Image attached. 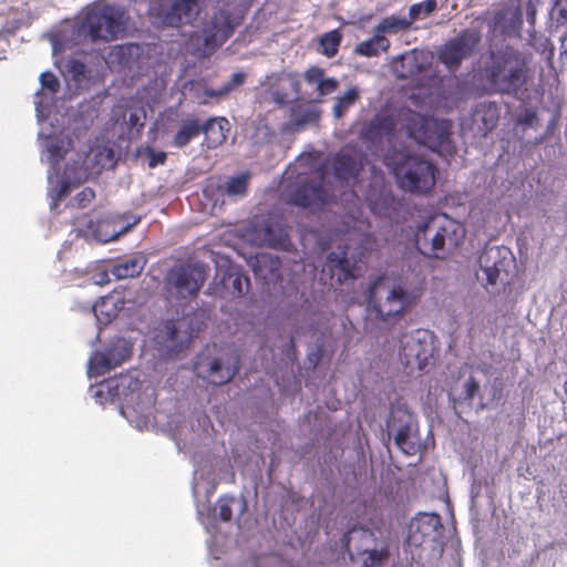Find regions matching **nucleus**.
Returning <instances> with one entry per match:
<instances>
[{"mask_svg": "<svg viewBox=\"0 0 567 567\" xmlns=\"http://www.w3.org/2000/svg\"><path fill=\"white\" fill-rule=\"evenodd\" d=\"M480 76L488 94L517 96L527 91L529 66L526 55L511 45L488 52Z\"/></svg>", "mask_w": 567, "mask_h": 567, "instance_id": "f257e3e1", "label": "nucleus"}, {"mask_svg": "<svg viewBox=\"0 0 567 567\" xmlns=\"http://www.w3.org/2000/svg\"><path fill=\"white\" fill-rule=\"evenodd\" d=\"M398 123L410 138L440 155L452 156L456 152L451 140L453 124L450 120L424 116L408 109L398 114Z\"/></svg>", "mask_w": 567, "mask_h": 567, "instance_id": "f03ea898", "label": "nucleus"}, {"mask_svg": "<svg viewBox=\"0 0 567 567\" xmlns=\"http://www.w3.org/2000/svg\"><path fill=\"white\" fill-rule=\"evenodd\" d=\"M464 227L446 216L431 217L417 226L414 241L417 250L430 258L444 259L464 240Z\"/></svg>", "mask_w": 567, "mask_h": 567, "instance_id": "7ed1b4c3", "label": "nucleus"}, {"mask_svg": "<svg viewBox=\"0 0 567 567\" xmlns=\"http://www.w3.org/2000/svg\"><path fill=\"white\" fill-rule=\"evenodd\" d=\"M378 281L369 287L370 311L374 319L388 330L393 329L417 305L421 293L406 289L402 285H394L384 299L374 298Z\"/></svg>", "mask_w": 567, "mask_h": 567, "instance_id": "20e7f679", "label": "nucleus"}, {"mask_svg": "<svg viewBox=\"0 0 567 567\" xmlns=\"http://www.w3.org/2000/svg\"><path fill=\"white\" fill-rule=\"evenodd\" d=\"M398 186L414 195L430 194L436 184V166L419 155L402 154L392 163Z\"/></svg>", "mask_w": 567, "mask_h": 567, "instance_id": "39448f33", "label": "nucleus"}, {"mask_svg": "<svg viewBox=\"0 0 567 567\" xmlns=\"http://www.w3.org/2000/svg\"><path fill=\"white\" fill-rule=\"evenodd\" d=\"M127 22L128 16L124 8L106 3L90 9L81 29L93 42H111L126 32Z\"/></svg>", "mask_w": 567, "mask_h": 567, "instance_id": "423d86ee", "label": "nucleus"}, {"mask_svg": "<svg viewBox=\"0 0 567 567\" xmlns=\"http://www.w3.org/2000/svg\"><path fill=\"white\" fill-rule=\"evenodd\" d=\"M436 352L435 336L426 329H415L400 338L399 360L409 374L426 371Z\"/></svg>", "mask_w": 567, "mask_h": 567, "instance_id": "0eeeda50", "label": "nucleus"}, {"mask_svg": "<svg viewBox=\"0 0 567 567\" xmlns=\"http://www.w3.org/2000/svg\"><path fill=\"white\" fill-rule=\"evenodd\" d=\"M341 543L350 555L354 551L361 557L362 567H386L390 563V539L378 540L369 529L353 527L343 534Z\"/></svg>", "mask_w": 567, "mask_h": 567, "instance_id": "6e6552de", "label": "nucleus"}, {"mask_svg": "<svg viewBox=\"0 0 567 567\" xmlns=\"http://www.w3.org/2000/svg\"><path fill=\"white\" fill-rule=\"evenodd\" d=\"M205 280L206 274L203 267L193 264L176 265L168 271L166 277L169 291L181 299L197 297Z\"/></svg>", "mask_w": 567, "mask_h": 567, "instance_id": "1a4fd4ad", "label": "nucleus"}, {"mask_svg": "<svg viewBox=\"0 0 567 567\" xmlns=\"http://www.w3.org/2000/svg\"><path fill=\"white\" fill-rule=\"evenodd\" d=\"M480 41L481 33L477 30L464 29L439 49L437 59L447 70L455 71L463 60L474 53Z\"/></svg>", "mask_w": 567, "mask_h": 567, "instance_id": "9d476101", "label": "nucleus"}, {"mask_svg": "<svg viewBox=\"0 0 567 567\" xmlns=\"http://www.w3.org/2000/svg\"><path fill=\"white\" fill-rule=\"evenodd\" d=\"M216 346H207L203 349L194 363V370L198 378L207 380L214 385H221L229 382L239 371V363L236 359L233 364L225 365L220 358L214 355Z\"/></svg>", "mask_w": 567, "mask_h": 567, "instance_id": "9b49d317", "label": "nucleus"}, {"mask_svg": "<svg viewBox=\"0 0 567 567\" xmlns=\"http://www.w3.org/2000/svg\"><path fill=\"white\" fill-rule=\"evenodd\" d=\"M236 22L228 11L219 10L204 23L202 29L204 55L213 54L220 48L234 33Z\"/></svg>", "mask_w": 567, "mask_h": 567, "instance_id": "f8f14e48", "label": "nucleus"}, {"mask_svg": "<svg viewBox=\"0 0 567 567\" xmlns=\"http://www.w3.org/2000/svg\"><path fill=\"white\" fill-rule=\"evenodd\" d=\"M132 353L131 344L123 338H117L105 349L94 352L89 360V374L102 377L120 367Z\"/></svg>", "mask_w": 567, "mask_h": 567, "instance_id": "ddd939ff", "label": "nucleus"}, {"mask_svg": "<svg viewBox=\"0 0 567 567\" xmlns=\"http://www.w3.org/2000/svg\"><path fill=\"white\" fill-rule=\"evenodd\" d=\"M205 0H174L169 7L158 9L156 17L164 27L179 28L193 24Z\"/></svg>", "mask_w": 567, "mask_h": 567, "instance_id": "4468645a", "label": "nucleus"}, {"mask_svg": "<svg viewBox=\"0 0 567 567\" xmlns=\"http://www.w3.org/2000/svg\"><path fill=\"white\" fill-rule=\"evenodd\" d=\"M320 110L303 101H293L289 107V120L281 125V133L297 134L310 125H317L320 120Z\"/></svg>", "mask_w": 567, "mask_h": 567, "instance_id": "2eb2a0df", "label": "nucleus"}, {"mask_svg": "<svg viewBox=\"0 0 567 567\" xmlns=\"http://www.w3.org/2000/svg\"><path fill=\"white\" fill-rule=\"evenodd\" d=\"M349 249L350 247L346 245L340 254L331 251L327 256L326 266L329 269L331 279L334 280L337 285H342L349 279H354L360 274V259L350 258L348 256Z\"/></svg>", "mask_w": 567, "mask_h": 567, "instance_id": "dca6fc26", "label": "nucleus"}, {"mask_svg": "<svg viewBox=\"0 0 567 567\" xmlns=\"http://www.w3.org/2000/svg\"><path fill=\"white\" fill-rule=\"evenodd\" d=\"M332 200V195L320 181L316 184L303 183L291 195V203L310 209H317Z\"/></svg>", "mask_w": 567, "mask_h": 567, "instance_id": "f3484780", "label": "nucleus"}, {"mask_svg": "<svg viewBox=\"0 0 567 567\" xmlns=\"http://www.w3.org/2000/svg\"><path fill=\"white\" fill-rule=\"evenodd\" d=\"M254 238L259 245L288 250L291 245L286 227L272 219L254 227Z\"/></svg>", "mask_w": 567, "mask_h": 567, "instance_id": "a211bd4d", "label": "nucleus"}, {"mask_svg": "<svg viewBox=\"0 0 567 567\" xmlns=\"http://www.w3.org/2000/svg\"><path fill=\"white\" fill-rule=\"evenodd\" d=\"M334 177L347 184H355L363 168L362 157L353 151H340L332 158Z\"/></svg>", "mask_w": 567, "mask_h": 567, "instance_id": "6ab92c4d", "label": "nucleus"}, {"mask_svg": "<svg viewBox=\"0 0 567 567\" xmlns=\"http://www.w3.org/2000/svg\"><path fill=\"white\" fill-rule=\"evenodd\" d=\"M364 200L374 215L389 216L388 210L393 205L394 197L391 192L386 189L383 177L374 176L364 193Z\"/></svg>", "mask_w": 567, "mask_h": 567, "instance_id": "aec40b11", "label": "nucleus"}, {"mask_svg": "<svg viewBox=\"0 0 567 567\" xmlns=\"http://www.w3.org/2000/svg\"><path fill=\"white\" fill-rule=\"evenodd\" d=\"M480 270L477 279L485 282L486 286L496 285L502 271H505L506 258L501 257L499 248H491L485 250L478 259Z\"/></svg>", "mask_w": 567, "mask_h": 567, "instance_id": "412c9836", "label": "nucleus"}, {"mask_svg": "<svg viewBox=\"0 0 567 567\" xmlns=\"http://www.w3.org/2000/svg\"><path fill=\"white\" fill-rule=\"evenodd\" d=\"M391 69L399 79H410L426 69V59L423 52L411 50L393 59Z\"/></svg>", "mask_w": 567, "mask_h": 567, "instance_id": "4be33fe9", "label": "nucleus"}, {"mask_svg": "<svg viewBox=\"0 0 567 567\" xmlns=\"http://www.w3.org/2000/svg\"><path fill=\"white\" fill-rule=\"evenodd\" d=\"M395 131V120L389 114L378 113L360 130L359 135L361 140L374 143L383 135L394 137Z\"/></svg>", "mask_w": 567, "mask_h": 567, "instance_id": "5701e85b", "label": "nucleus"}, {"mask_svg": "<svg viewBox=\"0 0 567 567\" xmlns=\"http://www.w3.org/2000/svg\"><path fill=\"white\" fill-rule=\"evenodd\" d=\"M492 24L498 29L503 35H519L523 24V11L519 6L505 7L495 11Z\"/></svg>", "mask_w": 567, "mask_h": 567, "instance_id": "b1692460", "label": "nucleus"}, {"mask_svg": "<svg viewBox=\"0 0 567 567\" xmlns=\"http://www.w3.org/2000/svg\"><path fill=\"white\" fill-rule=\"evenodd\" d=\"M202 133L205 135L204 145L207 148H216L226 142L230 131L229 121L226 117H210L200 124Z\"/></svg>", "mask_w": 567, "mask_h": 567, "instance_id": "393cba45", "label": "nucleus"}, {"mask_svg": "<svg viewBox=\"0 0 567 567\" xmlns=\"http://www.w3.org/2000/svg\"><path fill=\"white\" fill-rule=\"evenodd\" d=\"M251 268L260 279L272 281L280 277L281 261L278 256L259 252L254 257Z\"/></svg>", "mask_w": 567, "mask_h": 567, "instance_id": "a878e982", "label": "nucleus"}, {"mask_svg": "<svg viewBox=\"0 0 567 567\" xmlns=\"http://www.w3.org/2000/svg\"><path fill=\"white\" fill-rule=\"evenodd\" d=\"M146 258L142 254L120 259L111 269L116 279H128L141 275L146 265Z\"/></svg>", "mask_w": 567, "mask_h": 567, "instance_id": "bb28decb", "label": "nucleus"}, {"mask_svg": "<svg viewBox=\"0 0 567 567\" xmlns=\"http://www.w3.org/2000/svg\"><path fill=\"white\" fill-rule=\"evenodd\" d=\"M122 308L123 301L115 295H109L94 303L93 311L100 322L107 323L117 316Z\"/></svg>", "mask_w": 567, "mask_h": 567, "instance_id": "cd10ccee", "label": "nucleus"}, {"mask_svg": "<svg viewBox=\"0 0 567 567\" xmlns=\"http://www.w3.org/2000/svg\"><path fill=\"white\" fill-rule=\"evenodd\" d=\"M389 49V39L378 31H374V35L357 44L354 51L359 55L372 58L378 56L381 52H386Z\"/></svg>", "mask_w": 567, "mask_h": 567, "instance_id": "c85d7f7f", "label": "nucleus"}, {"mask_svg": "<svg viewBox=\"0 0 567 567\" xmlns=\"http://www.w3.org/2000/svg\"><path fill=\"white\" fill-rule=\"evenodd\" d=\"M202 134V126L197 118H188L184 121L176 132L173 144L182 148L186 146L193 138Z\"/></svg>", "mask_w": 567, "mask_h": 567, "instance_id": "c756f323", "label": "nucleus"}, {"mask_svg": "<svg viewBox=\"0 0 567 567\" xmlns=\"http://www.w3.org/2000/svg\"><path fill=\"white\" fill-rule=\"evenodd\" d=\"M359 97L360 91L355 86L348 89L343 95L338 96L333 106L334 117L341 118L358 102Z\"/></svg>", "mask_w": 567, "mask_h": 567, "instance_id": "7c9ffc66", "label": "nucleus"}, {"mask_svg": "<svg viewBox=\"0 0 567 567\" xmlns=\"http://www.w3.org/2000/svg\"><path fill=\"white\" fill-rule=\"evenodd\" d=\"M72 147V141L71 140H64V138H51L47 144V151L49 153V158L52 163V165H58L60 161L64 158L66 153Z\"/></svg>", "mask_w": 567, "mask_h": 567, "instance_id": "2f4dec72", "label": "nucleus"}, {"mask_svg": "<svg viewBox=\"0 0 567 567\" xmlns=\"http://www.w3.org/2000/svg\"><path fill=\"white\" fill-rule=\"evenodd\" d=\"M411 20L392 16L382 19L381 22L375 27L374 31H378L382 35L385 33L393 34L408 30L411 28Z\"/></svg>", "mask_w": 567, "mask_h": 567, "instance_id": "473e14b6", "label": "nucleus"}, {"mask_svg": "<svg viewBox=\"0 0 567 567\" xmlns=\"http://www.w3.org/2000/svg\"><path fill=\"white\" fill-rule=\"evenodd\" d=\"M411 426L408 423L401 424L394 434L395 445L406 455L416 453V445L410 440Z\"/></svg>", "mask_w": 567, "mask_h": 567, "instance_id": "72a5a7b5", "label": "nucleus"}, {"mask_svg": "<svg viewBox=\"0 0 567 567\" xmlns=\"http://www.w3.org/2000/svg\"><path fill=\"white\" fill-rule=\"evenodd\" d=\"M476 114H483L482 121L486 130L496 126L499 117V107L496 102L482 103L476 109Z\"/></svg>", "mask_w": 567, "mask_h": 567, "instance_id": "f704fd0d", "label": "nucleus"}, {"mask_svg": "<svg viewBox=\"0 0 567 567\" xmlns=\"http://www.w3.org/2000/svg\"><path fill=\"white\" fill-rule=\"evenodd\" d=\"M341 40L342 35L339 30H332L322 34L319 41L322 53L328 58L334 56L338 53Z\"/></svg>", "mask_w": 567, "mask_h": 567, "instance_id": "c9c22d12", "label": "nucleus"}, {"mask_svg": "<svg viewBox=\"0 0 567 567\" xmlns=\"http://www.w3.org/2000/svg\"><path fill=\"white\" fill-rule=\"evenodd\" d=\"M249 174L230 177L224 185V192L228 196H244L247 192Z\"/></svg>", "mask_w": 567, "mask_h": 567, "instance_id": "e433bc0d", "label": "nucleus"}, {"mask_svg": "<svg viewBox=\"0 0 567 567\" xmlns=\"http://www.w3.org/2000/svg\"><path fill=\"white\" fill-rule=\"evenodd\" d=\"M436 0H424L419 3H414L409 8V20L411 23L421 18H426L436 10Z\"/></svg>", "mask_w": 567, "mask_h": 567, "instance_id": "4c0bfd02", "label": "nucleus"}, {"mask_svg": "<svg viewBox=\"0 0 567 567\" xmlns=\"http://www.w3.org/2000/svg\"><path fill=\"white\" fill-rule=\"evenodd\" d=\"M140 51V47L137 44L128 43L116 45L111 55L115 56L120 64L128 65L131 63V59L134 54H137Z\"/></svg>", "mask_w": 567, "mask_h": 567, "instance_id": "58836bf2", "label": "nucleus"}, {"mask_svg": "<svg viewBox=\"0 0 567 567\" xmlns=\"http://www.w3.org/2000/svg\"><path fill=\"white\" fill-rule=\"evenodd\" d=\"M235 502L234 497H221L219 498L216 509L217 516L223 522H229L233 517L231 504Z\"/></svg>", "mask_w": 567, "mask_h": 567, "instance_id": "ea45409f", "label": "nucleus"}, {"mask_svg": "<svg viewBox=\"0 0 567 567\" xmlns=\"http://www.w3.org/2000/svg\"><path fill=\"white\" fill-rule=\"evenodd\" d=\"M40 83L42 90H48L52 94H55L60 91V81L55 74L50 71L41 73Z\"/></svg>", "mask_w": 567, "mask_h": 567, "instance_id": "a19ab883", "label": "nucleus"}, {"mask_svg": "<svg viewBox=\"0 0 567 567\" xmlns=\"http://www.w3.org/2000/svg\"><path fill=\"white\" fill-rule=\"evenodd\" d=\"M245 79H246L245 73L236 72V73H234L231 75L230 81L224 86V89L221 91H219V92H208L207 94L209 96H217V95H221V94L228 93L233 89L244 84Z\"/></svg>", "mask_w": 567, "mask_h": 567, "instance_id": "79ce46f5", "label": "nucleus"}, {"mask_svg": "<svg viewBox=\"0 0 567 567\" xmlns=\"http://www.w3.org/2000/svg\"><path fill=\"white\" fill-rule=\"evenodd\" d=\"M95 198V192L91 187H84L80 193L74 197V202L78 208L87 207L93 199Z\"/></svg>", "mask_w": 567, "mask_h": 567, "instance_id": "37998d69", "label": "nucleus"}, {"mask_svg": "<svg viewBox=\"0 0 567 567\" xmlns=\"http://www.w3.org/2000/svg\"><path fill=\"white\" fill-rule=\"evenodd\" d=\"M146 155L148 157V167L155 168L158 165H163L166 162L167 154L165 152H156L152 147L146 148Z\"/></svg>", "mask_w": 567, "mask_h": 567, "instance_id": "c03bdc74", "label": "nucleus"}, {"mask_svg": "<svg viewBox=\"0 0 567 567\" xmlns=\"http://www.w3.org/2000/svg\"><path fill=\"white\" fill-rule=\"evenodd\" d=\"M480 391V383L474 377H470L464 384V401H473Z\"/></svg>", "mask_w": 567, "mask_h": 567, "instance_id": "a18cd8bd", "label": "nucleus"}, {"mask_svg": "<svg viewBox=\"0 0 567 567\" xmlns=\"http://www.w3.org/2000/svg\"><path fill=\"white\" fill-rule=\"evenodd\" d=\"M324 76L323 69L319 66H311L305 72V80L309 84H316L317 87L319 86L320 81H322Z\"/></svg>", "mask_w": 567, "mask_h": 567, "instance_id": "49530a36", "label": "nucleus"}, {"mask_svg": "<svg viewBox=\"0 0 567 567\" xmlns=\"http://www.w3.org/2000/svg\"><path fill=\"white\" fill-rule=\"evenodd\" d=\"M338 87V81L333 78H329V79H322V81H320L319 83V86L317 87V92L320 96H324V95H328V94H331L332 92H334Z\"/></svg>", "mask_w": 567, "mask_h": 567, "instance_id": "de8ad7c7", "label": "nucleus"}, {"mask_svg": "<svg viewBox=\"0 0 567 567\" xmlns=\"http://www.w3.org/2000/svg\"><path fill=\"white\" fill-rule=\"evenodd\" d=\"M71 188V183L68 179H63L60 185L52 189V198L55 200H61L64 198Z\"/></svg>", "mask_w": 567, "mask_h": 567, "instance_id": "09e8293b", "label": "nucleus"}, {"mask_svg": "<svg viewBox=\"0 0 567 567\" xmlns=\"http://www.w3.org/2000/svg\"><path fill=\"white\" fill-rule=\"evenodd\" d=\"M553 13L555 16V20L557 24H565L567 22V7L560 4V2H556L555 8L553 9Z\"/></svg>", "mask_w": 567, "mask_h": 567, "instance_id": "8fccbe9b", "label": "nucleus"}, {"mask_svg": "<svg viewBox=\"0 0 567 567\" xmlns=\"http://www.w3.org/2000/svg\"><path fill=\"white\" fill-rule=\"evenodd\" d=\"M537 115L534 111L527 110L519 118L518 123L525 126L533 127L537 123Z\"/></svg>", "mask_w": 567, "mask_h": 567, "instance_id": "3c124183", "label": "nucleus"}, {"mask_svg": "<svg viewBox=\"0 0 567 567\" xmlns=\"http://www.w3.org/2000/svg\"><path fill=\"white\" fill-rule=\"evenodd\" d=\"M243 282H246V285H249V279L247 277L236 276L233 280V293L240 297L245 293L243 289Z\"/></svg>", "mask_w": 567, "mask_h": 567, "instance_id": "603ef678", "label": "nucleus"}, {"mask_svg": "<svg viewBox=\"0 0 567 567\" xmlns=\"http://www.w3.org/2000/svg\"><path fill=\"white\" fill-rule=\"evenodd\" d=\"M527 20L529 23L534 24L535 16H536V6L535 4H527Z\"/></svg>", "mask_w": 567, "mask_h": 567, "instance_id": "864d4df0", "label": "nucleus"}, {"mask_svg": "<svg viewBox=\"0 0 567 567\" xmlns=\"http://www.w3.org/2000/svg\"><path fill=\"white\" fill-rule=\"evenodd\" d=\"M73 71H74L75 73L82 74V73H83V71H84V64H83V63H81V62H74V64H73Z\"/></svg>", "mask_w": 567, "mask_h": 567, "instance_id": "5fc2aeb1", "label": "nucleus"}, {"mask_svg": "<svg viewBox=\"0 0 567 567\" xmlns=\"http://www.w3.org/2000/svg\"><path fill=\"white\" fill-rule=\"evenodd\" d=\"M132 218H133V220L128 224V228L137 225L140 223V220H141V218L136 217V216H133Z\"/></svg>", "mask_w": 567, "mask_h": 567, "instance_id": "6e6d98bb", "label": "nucleus"}, {"mask_svg": "<svg viewBox=\"0 0 567 567\" xmlns=\"http://www.w3.org/2000/svg\"><path fill=\"white\" fill-rule=\"evenodd\" d=\"M167 329H169L172 331V336L174 337L175 334V327H174V323L171 322L168 326H167Z\"/></svg>", "mask_w": 567, "mask_h": 567, "instance_id": "4d7b16f0", "label": "nucleus"}, {"mask_svg": "<svg viewBox=\"0 0 567 567\" xmlns=\"http://www.w3.org/2000/svg\"><path fill=\"white\" fill-rule=\"evenodd\" d=\"M540 3V0H527V4H539Z\"/></svg>", "mask_w": 567, "mask_h": 567, "instance_id": "13d9d810", "label": "nucleus"}, {"mask_svg": "<svg viewBox=\"0 0 567 567\" xmlns=\"http://www.w3.org/2000/svg\"><path fill=\"white\" fill-rule=\"evenodd\" d=\"M388 426L392 427V429L395 427V419L394 417L392 419V421H389Z\"/></svg>", "mask_w": 567, "mask_h": 567, "instance_id": "bf43d9fd", "label": "nucleus"}, {"mask_svg": "<svg viewBox=\"0 0 567 567\" xmlns=\"http://www.w3.org/2000/svg\"><path fill=\"white\" fill-rule=\"evenodd\" d=\"M195 38H199V34L197 32H195L193 35H192V39H195Z\"/></svg>", "mask_w": 567, "mask_h": 567, "instance_id": "052dcab7", "label": "nucleus"}, {"mask_svg": "<svg viewBox=\"0 0 567 567\" xmlns=\"http://www.w3.org/2000/svg\"><path fill=\"white\" fill-rule=\"evenodd\" d=\"M565 392L567 394V381L565 382Z\"/></svg>", "mask_w": 567, "mask_h": 567, "instance_id": "680f3d73", "label": "nucleus"}, {"mask_svg": "<svg viewBox=\"0 0 567 567\" xmlns=\"http://www.w3.org/2000/svg\"><path fill=\"white\" fill-rule=\"evenodd\" d=\"M391 567H398V565L396 564H392Z\"/></svg>", "mask_w": 567, "mask_h": 567, "instance_id": "e2e57ef3", "label": "nucleus"}]
</instances>
